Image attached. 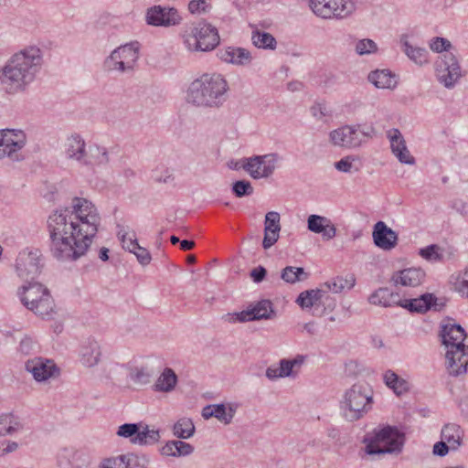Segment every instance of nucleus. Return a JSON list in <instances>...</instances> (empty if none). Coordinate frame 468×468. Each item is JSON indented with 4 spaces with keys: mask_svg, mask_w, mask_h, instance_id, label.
<instances>
[{
    "mask_svg": "<svg viewBox=\"0 0 468 468\" xmlns=\"http://www.w3.org/2000/svg\"><path fill=\"white\" fill-rule=\"evenodd\" d=\"M97 207L89 199L75 197L64 210L48 218L50 252L58 261H77L90 247L101 225Z\"/></svg>",
    "mask_w": 468,
    "mask_h": 468,
    "instance_id": "1",
    "label": "nucleus"
},
{
    "mask_svg": "<svg viewBox=\"0 0 468 468\" xmlns=\"http://www.w3.org/2000/svg\"><path fill=\"white\" fill-rule=\"evenodd\" d=\"M43 65V52L36 46L12 55L0 69V83L6 93L24 92L36 80Z\"/></svg>",
    "mask_w": 468,
    "mask_h": 468,
    "instance_id": "2",
    "label": "nucleus"
},
{
    "mask_svg": "<svg viewBox=\"0 0 468 468\" xmlns=\"http://www.w3.org/2000/svg\"><path fill=\"white\" fill-rule=\"evenodd\" d=\"M229 84L220 74H203L194 80L186 90L188 104L204 109H218L227 101Z\"/></svg>",
    "mask_w": 468,
    "mask_h": 468,
    "instance_id": "3",
    "label": "nucleus"
},
{
    "mask_svg": "<svg viewBox=\"0 0 468 468\" xmlns=\"http://www.w3.org/2000/svg\"><path fill=\"white\" fill-rule=\"evenodd\" d=\"M441 336L446 347L448 373L453 377L465 374L468 366V345L464 343V329L460 324L449 321L441 325Z\"/></svg>",
    "mask_w": 468,
    "mask_h": 468,
    "instance_id": "4",
    "label": "nucleus"
},
{
    "mask_svg": "<svg viewBox=\"0 0 468 468\" xmlns=\"http://www.w3.org/2000/svg\"><path fill=\"white\" fill-rule=\"evenodd\" d=\"M63 154L69 161L88 168L105 165L110 161L106 147L96 144L87 146L84 138L79 133H72L66 138Z\"/></svg>",
    "mask_w": 468,
    "mask_h": 468,
    "instance_id": "5",
    "label": "nucleus"
},
{
    "mask_svg": "<svg viewBox=\"0 0 468 468\" xmlns=\"http://www.w3.org/2000/svg\"><path fill=\"white\" fill-rule=\"evenodd\" d=\"M373 390L367 382H357L346 389L339 400L342 417L348 421L363 418L372 409Z\"/></svg>",
    "mask_w": 468,
    "mask_h": 468,
    "instance_id": "6",
    "label": "nucleus"
},
{
    "mask_svg": "<svg viewBox=\"0 0 468 468\" xmlns=\"http://www.w3.org/2000/svg\"><path fill=\"white\" fill-rule=\"evenodd\" d=\"M22 304L43 319H50L55 314V303L48 289L39 282H28L17 289Z\"/></svg>",
    "mask_w": 468,
    "mask_h": 468,
    "instance_id": "7",
    "label": "nucleus"
},
{
    "mask_svg": "<svg viewBox=\"0 0 468 468\" xmlns=\"http://www.w3.org/2000/svg\"><path fill=\"white\" fill-rule=\"evenodd\" d=\"M376 134L372 125L353 124L344 125L329 133L330 142L338 147L356 149L359 148Z\"/></svg>",
    "mask_w": 468,
    "mask_h": 468,
    "instance_id": "8",
    "label": "nucleus"
},
{
    "mask_svg": "<svg viewBox=\"0 0 468 468\" xmlns=\"http://www.w3.org/2000/svg\"><path fill=\"white\" fill-rule=\"evenodd\" d=\"M139 48L137 41L116 48L104 59V70L118 74L132 73L139 58Z\"/></svg>",
    "mask_w": 468,
    "mask_h": 468,
    "instance_id": "9",
    "label": "nucleus"
},
{
    "mask_svg": "<svg viewBox=\"0 0 468 468\" xmlns=\"http://www.w3.org/2000/svg\"><path fill=\"white\" fill-rule=\"evenodd\" d=\"M403 443V434L397 429L388 426L375 431L374 436L365 447V452L369 455L399 452Z\"/></svg>",
    "mask_w": 468,
    "mask_h": 468,
    "instance_id": "10",
    "label": "nucleus"
},
{
    "mask_svg": "<svg viewBox=\"0 0 468 468\" xmlns=\"http://www.w3.org/2000/svg\"><path fill=\"white\" fill-rule=\"evenodd\" d=\"M27 144V135L22 130H0V160L7 158L12 162L24 159L22 150Z\"/></svg>",
    "mask_w": 468,
    "mask_h": 468,
    "instance_id": "11",
    "label": "nucleus"
},
{
    "mask_svg": "<svg viewBox=\"0 0 468 468\" xmlns=\"http://www.w3.org/2000/svg\"><path fill=\"white\" fill-rule=\"evenodd\" d=\"M281 157L276 153L244 158L241 167L253 178L270 177L275 171Z\"/></svg>",
    "mask_w": 468,
    "mask_h": 468,
    "instance_id": "12",
    "label": "nucleus"
},
{
    "mask_svg": "<svg viewBox=\"0 0 468 468\" xmlns=\"http://www.w3.org/2000/svg\"><path fill=\"white\" fill-rule=\"evenodd\" d=\"M313 12L322 18H345L355 10L352 0H309Z\"/></svg>",
    "mask_w": 468,
    "mask_h": 468,
    "instance_id": "13",
    "label": "nucleus"
},
{
    "mask_svg": "<svg viewBox=\"0 0 468 468\" xmlns=\"http://www.w3.org/2000/svg\"><path fill=\"white\" fill-rule=\"evenodd\" d=\"M218 31H184L182 39L186 48L191 52L213 50L220 41Z\"/></svg>",
    "mask_w": 468,
    "mask_h": 468,
    "instance_id": "14",
    "label": "nucleus"
},
{
    "mask_svg": "<svg viewBox=\"0 0 468 468\" xmlns=\"http://www.w3.org/2000/svg\"><path fill=\"white\" fill-rule=\"evenodd\" d=\"M435 73L438 81L447 89L455 86L462 77L458 59L452 54H445L435 63Z\"/></svg>",
    "mask_w": 468,
    "mask_h": 468,
    "instance_id": "15",
    "label": "nucleus"
},
{
    "mask_svg": "<svg viewBox=\"0 0 468 468\" xmlns=\"http://www.w3.org/2000/svg\"><path fill=\"white\" fill-rule=\"evenodd\" d=\"M41 254L38 250H24L16 260L17 275L26 282L34 280L41 271Z\"/></svg>",
    "mask_w": 468,
    "mask_h": 468,
    "instance_id": "16",
    "label": "nucleus"
},
{
    "mask_svg": "<svg viewBox=\"0 0 468 468\" xmlns=\"http://www.w3.org/2000/svg\"><path fill=\"white\" fill-rule=\"evenodd\" d=\"M25 369L39 383L47 382L59 375V368L55 362L42 356H36L26 361Z\"/></svg>",
    "mask_w": 468,
    "mask_h": 468,
    "instance_id": "17",
    "label": "nucleus"
},
{
    "mask_svg": "<svg viewBox=\"0 0 468 468\" xmlns=\"http://www.w3.org/2000/svg\"><path fill=\"white\" fill-rule=\"evenodd\" d=\"M145 20L152 27H176L182 20L178 11L173 7L154 5L147 9Z\"/></svg>",
    "mask_w": 468,
    "mask_h": 468,
    "instance_id": "18",
    "label": "nucleus"
},
{
    "mask_svg": "<svg viewBox=\"0 0 468 468\" xmlns=\"http://www.w3.org/2000/svg\"><path fill=\"white\" fill-rule=\"evenodd\" d=\"M218 57L221 61L237 67H248L253 60L250 50L234 46L220 48L218 51Z\"/></svg>",
    "mask_w": 468,
    "mask_h": 468,
    "instance_id": "19",
    "label": "nucleus"
},
{
    "mask_svg": "<svg viewBox=\"0 0 468 468\" xmlns=\"http://www.w3.org/2000/svg\"><path fill=\"white\" fill-rule=\"evenodd\" d=\"M387 136L390 142V148L392 154L398 160L406 165H414L415 158L410 154L406 141L399 129H391L387 132Z\"/></svg>",
    "mask_w": 468,
    "mask_h": 468,
    "instance_id": "20",
    "label": "nucleus"
},
{
    "mask_svg": "<svg viewBox=\"0 0 468 468\" xmlns=\"http://www.w3.org/2000/svg\"><path fill=\"white\" fill-rule=\"evenodd\" d=\"M425 276V271L420 268H407L395 271L390 282L395 286L417 287L423 282Z\"/></svg>",
    "mask_w": 468,
    "mask_h": 468,
    "instance_id": "21",
    "label": "nucleus"
},
{
    "mask_svg": "<svg viewBox=\"0 0 468 468\" xmlns=\"http://www.w3.org/2000/svg\"><path fill=\"white\" fill-rule=\"evenodd\" d=\"M372 237L375 245L383 250H390L398 243V234L383 221L375 224Z\"/></svg>",
    "mask_w": 468,
    "mask_h": 468,
    "instance_id": "22",
    "label": "nucleus"
},
{
    "mask_svg": "<svg viewBox=\"0 0 468 468\" xmlns=\"http://www.w3.org/2000/svg\"><path fill=\"white\" fill-rule=\"evenodd\" d=\"M309 231L321 234L324 240H331L336 236V228L330 218L312 214L307 218Z\"/></svg>",
    "mask_w": 468,
    "mask_h": 468,
    "instance_id": "23",
    "label": "nucleus"
},
{
    "mask_svg": "<svg viewBox=\"0 0 468 468\" xmlns=\"http://www.w3.org/2000/svg\"><path fill=\"white\" fill-rule=\"evenodd\" d=\"M80 362L86 367H93L97 366L101 357V346L94 338L86 339L80 346Z\"/></svg>",
    "mask_w": 468,
    "mask_h": 468,
    "instance_id": "24",
    "label": "nucleus"
},
{
    "mask_svg": "<svg viewBox=\"0 0 468 468\" xmlns=\"http://www.w3.org/2000/svg\"><path fill=\"white\" fill-rule=\"evenodd\" d=\"M237 410V405L229 404H211L203 408L202 417L205 420L216 418L221 423L228 425L231 423Z\"/></svg>",
    "mask_w": 468,
    "mask_h": 468,
    "instance_id": "25",
    "label": "nucleus"
},
{
    "mask_svg": "<svg viewBox=\"0 0 468 468\" xmlns=\"http://www.w3.org/2000/svg\"><path fill=\"white\" fill-rule=\"evenodd\" d=\"M280 214L276 211H270L265 215L264 238L262 246L265 250L273 246L278 239L281 230Z\"/></svg>",
    "mask_w": 468,
    "mask_h": 468,
    "instance_id": "26",
    "label": "nucleus"
},
{
    "mask_svg": "<svg viewBox=\"0 0 468 468\" xmlns=\"http://www.w3.org/2000/svg\"><path fill=\"white\" fill-rule=\"evenodd\" d=\"M399 43L401 50L415 64L422 66L429 62L428 51L423 48L412 45L407 35H402Z\"/></svg>",
    "mask_w": 468,
    "mask_h": 468,
    "instance_id": "27",
    "label": "nucleus"
},
{
    "mask_svg": "<svg viewBox=\"0 0 468 468\" xmlns=\"http://www.w3.org/2000/svg\"><path fill=\"white\" fill-rule=\"evenodd\" d=\"M329 298L327 291L324 289L309 290L300 293L296 303L303 308L308 309L315 305L324 304Z\"/></svg>",
    "mask_w": 468,
    "mask_h": 468,
    "instance_id": "28",
    "label": "nucleus"
},
{
    "mask_svg": "<svg viewBox=\"0 0 468 468\" xmlns=\"http://www.w3.org/2000/svg\"><path fill=\"white\" fill-rule=\"evenodd\" d=\"M368 301L371 304L383 307L401 304L399 293L392 292L388 288L378 289L369 296Z\"/></svg>",
    "mask_w": 468,
    "mask_h": 468,
    "instance_id": "29",
    "label": "nucleus"
},
{
    "mask_svg": "<svg viewBox=\"0 0 468 468\" xmlns=\"http://www.w3.org/2000/svg\"><path fill=\"white\" fill-rule=\"evenodd\" d=\"M177 382L178 378L174 369L165 367L155 380L154 389L158 392L170 393L176 388Z\"/></svg>",
    "mask_w": 468,
    "mask_h": 468,
    "instance_id": "30",
    "label": "nucleus"
},
{
    "mask_svg": "<svg viewBox=\"0 0 468 468\" xmlns=\"http://www.w3.org/2000/svg\"><path fill=\"white\" fill-rule=\"evenodd\" d=\"M368 80L378 89H394L398 84L397 76L388 69H378L368 75Z\"/></svg>",
    "mask_w": 468,
    "mask_h": 468,
    "instance_id": "31",
    "label": "nucleus"
},
{
    "mask_svg": "<svg viewBox=\"0 0 468 468\" xmlns=\"http://www.w3.org/2000/svg\"><path fill=\"white\" fill-rule=\"evenodd\" d=\"M436 298L431 293L422 294L419 298L410 300H401L399 306L408 309L410 312L424 313L428 311L435 303Z\"/></svg>",
    "mask_w": 468,
    "mask_h": 468,
    "instance_id": "32",
    "label": "nucleus"
},
{
    "mask_svg": "<svg viewBox=\"0 0 468 468\" xmlns=\"http://www.w3.org/2000/svg\"><path fill=\"white\" fill-rule=\"evenodd\" d=\"M383 381L397 396H400L410 389L409 382L390 369L384 372Z\"/></svg>",
    "mask_w": 468,
    "mask_h": 468,
    "instance_id": "33",
    "label": "nucleus"
},
{
    "mask_svg": "<svg viewBox=\"0 0 468 468\" xmlns=\"http://www.w3.org/2000/svg\"><path fill=\"white\" fill-rule=\"evenodd\" d=\"M305 356L297 355L292 359H282L279 362V370L283 378H295L301 367L305 362Z\"/></svg>",
    "mask_w": 468,
    "mask_h": 468,
    "instance_id": "34",
    "label": "nucleus"
},
{
    "mask_svg": "<svg viewBox=\"0 0 468 468\" xmlns=\"http://www.w3.org/2000/svg\"><path fill=\"white\" fill-rule=\"evenodd\" d=\"M23 430V424L18 417L13 414L0 415V437L13 435Z\"/></svg>",
    "mask_w": 468,
    "mask_h": 468,
    "instance_id": "35",
    "label": "nucleus"
},
{
    "mask_svg": "<svg viewBox=\"0 0 468 468\" xmlns=\"http://www.w3.org/2000/svg\"><path fill=\"white\" fill-rule=\"evenodd\" d=\"M356 284V278L353 274L346 275V277L337 276L328 282L324 286L326 287V291H330L333 293H340L344 291L351 290Z\"/></svg>",
    "mask_w": 468,
    "mask_h": 468,
    "instance_id": "36",
    "label": "nucleus"
},
{
    "mask_svg": "<svg viewBox=\"0 0 468 468\" xmlns=\"http://www.w3.org/2000/svg\"><path fill=\"white\" fill-rule=\"evenodd\" d=\"M463 431L456 424H447L441 430V439L450 445L452 450L457 449L462 443Z\"/></svg>",
    "mask_w": 468,
    "mask_h": 468,
    "instance_id": "37",
    "label": "nucleus"
},
{
    "mask_svg": "<svg viewBox=\"0 0 468 468\" xmlns=\"http://www.w3.org/2000/svg\"><path fill=\"white\" fill-rule=\"evenodd\" d=\"M254 320L271 319L275 316L272 303L270 300H261L250 307Z\"/></svg>",
    "mask_w": 468,
    "mask_h": 468,
    "instance_id": "38",
    "label": "nucleus"
},
{
    "mask_svg": "<svg viewBox=\"0 0 468 468\" xmlns=\"http://www.w3.org/2000/svg\"><path fill=\"white\" fill-rule=\"evenodd\" d=\"M117 237L122 243V249L129 252L134 250L139 244L135 232L129 227L118 226Z\"/></svg>",
    "mask_w": 468,
    "mask_h": 468,
    "instance_id": "39",
    "label": "nucleus"
},
{
    "mask_svg": "<svg viewBox=\"0 0 468 468\" xmlns=\"http://www.w3.org/2000/svg\"><path fill=\"white\" fill-rule=\"evenodd\" d=\"M251 41L256 48L263 49L273 50L277 45L275 37L266 31H253Z\"/></svg>",
    "mask_w": 468,
    "mask_h": 468,
    "instance_id": "40",
    "label": "nucleus"
},
{
    "mask_svg": "<svg viewBox=\"0 0 468 468\" xmlns=\"http://www.w3.org/2000/svg\"><path fill=\"white\" fill-rule=\"evenodd\" d=\"M335 168L343 173H356L360 170V158L356 155H346L334 164Z\"/></svg>",
    "mask_w": 468,
    "mask_h": 468,
    "instance_id": "41",
    "label": "nucleus"
},
{
    "mask_svg": "<svg viewBox=\"0 0 468 468\" xmlns=\"http://www.w3.org/2000/svg\"><path fill=\"white\" fill-rule=\"evenodd\" d=\"M174 435L180 439H188L195 432V425L188 418L179 419L173 428Z\"/></svg>",
    "mask_w": 468,
    "mask_h": 468,
    "instance_id": "42",
    "label": "nucleus"
},
{
    "mask_svg": "<svg viewBox=\"0 0 468 468\" xmlns=\"http://www.w3.org/2000/svg\"><path fill=\"white\" fill-rule=\"evenodd\" d=\"M160 439L159 431L155 430H149L146 426L143 431L138 429L136 436L132 438V443L138 445L154 444Z\"/></svg>",
    "mask_w": 468,
    "mask_h": 468,
    "instance_id": "43",
    "label": "nucleus"
},
{
    "mask_svg": "<svg viewBox=\"0 0 468 468\" xmlns=\"http://www.w3.org/2000/svg\"><path fill=\"white\" fill-rule=\"evenodd\" d=\"M124 468H148L150 458L144 453L122 454Z\"/></svg>",
    "mask_w": 468,
    "mask_h": 468,
    "instance_id": "44",
    "label": "nucleus"
},
{
    "mask_svg": "<svg viewBox=\"0 0 468 468\" xmlns=\"http://www.w3.org/2000/svg\"><path fill=\"white\" fill-rule=\"evenodd\" d=\"M153 372L147 367H135L130 370V379L137 385H146L150 383Z\"/></svg>",
    "mask_w": 468,
    "mask_h": 468,
    "instance_id": "45",
    "label": "nucleus"
},
{
    "mask_svg": "<svg viewBox=\"0 0 468 468\" xmlns=\"http://www.w3.org/2000/svg\"><path fill=\"white\" fill-rule=\"evenodd\" d=\"M302 275L306 277V274L303 268L288 266L282 271V279L286 282L294 283L297 281L302 280Z\"/></svg>",
    "mask_w": 468,
    "mask_h": 468,
    "instance_id": "46",
    "label": "nucleus"
},
{
    "mask_svg": "<svg viewBox=\"0 0 468 468\" xmlns=\"http://www.w3.org/2000/svg\"><path fill=\"white\" fill-rule=\"evenodd\" d=\"M223 320L229 324L255 321L254 318H252L250 308L239 313H229L223 316Z\"/></svg>",
    "mask_w": 468,
    "mask_h": 468,
    "instance_id": "47",
    "label": "nucleus"
},
{
    "mask_svg": "<svg viewBox=\"0 0 468 468\" xmlns=\"http://www.w3.org/2000/svg\"><path fill=\"white\" fill-rule=\"evenodd\" d=\"M378 49L377 44L369 38H363L356 43V52L358 55H367L375 53Z\"/></svg>",
    "mask_w": 468,
    "mask_h": 468,
    "instance_id": "48",
    "label": "nucleus"
},
{
    "mask_svg": "<svg viewBox=\"0 0 468 468\" xmlns=\"http://www.w3.org/2000/svg\"><path fill=\"white\" fill-rule=\"evenodd\" d=\"M232 191L237 197L250 196L253 193V187L250 181L239 180L232 185Z\"/></svg>",
    "mask_w": 468,
    "mask_h": 468,
    "instance_id": "49",
    "label": "nucleus"
},
{
    "mask_svg": "<svg viewBox=\"0 0 468 468\" xmlns=\"http://www.w3.org/2000/svg\"><path fill=\"white\" fill-rule=\"evenodd\" d=\"M420 255L423 259L430 261H436L441 259V255L440 253V247L435 244L420 249Z\"/></svg>",
    "mask_w": 468,
    "mask_h": 468,
    "instance_id": "50",
    "label": "nucleus"
},
{
    "mask_svg": "<svg viewBox=\"0 0 468 468\" xmlns=\"http://www.w3.org/2000/svg\"><path fill=\"white\" fill-rule=\"evenodd\" d=\"M429 47L433 52L441 53L448 51L452 44L447 38L436 37L430 40Z\"/></svg>",
    "mask_w": 468,
    "mask_h": 468,
    "instance_id": "51",
    "label": "nucleus"
},
{
    "mask_svg": "<svg viewBox=\"0 0 468 468\" xmlns=\"http://www.w3.org/2000/svg\"><path fill=\"white\" fill-rule=\"evenodd\" d=\"M211 5L207 0H191L188 4V11L193 15H200L210 10Z\"/></svg>",
    "mask_w": 468,
    "mask_h": 468,
    "instance_id": "52",
    "label": "nucleus"
},
{
    "mask_svg": "<svg viewBox=\"0 0 468 468\" xmlns=\"http://www.w3.org/2000/svg\"><path fill=\"white\" fill-rule=\"evenodd\" d=\"M454 289L462 295L468 297V268L457 277Z\"/></svg>",
    "mask_w": 468,
    "mask_h": 468,
    "instance_id": "53",
    "label": "nucleus"
},
{
    "mask_svg": "<svg viewBox=\"0 0 468 468\" xmlns=\"http://www.w3.org/2000/svg\"><path fill=\"white\" fill-rule=\"evenodd\" d=\"M138 424L136 423H125L119 427L117 435L122 438H129L132 441V438L136 436L138 431Z\"/></svg>",
    "mask_w": 468,
    "mask_h": 468,
    "instance_id": "54",
    "label": "nucleus"
},
{
    "mask_svg": "<svg viewBox=\"0 0 468 468\" xmlns=\"http://www.w3.org/2000/svg\"><path fill=\"white\" fill-rule=\"evenodd\" d=\"M133 253L143 266H146L151 262L152 257L148 250L144 247H141L139 244L135 247L134 250L131 251Z\"/></svg>",
    "mask_w": 468,
    "mask_h": 468,
    "instance_id": "55",
    "label": "nucleus"
},
{
    "mask_svg": "<svg viewBox=\"0 0 468 468\" xmlns=\"http://www.w3.org/2000/svg\"><path fill=\"white\" fill-rule=\"evenodd\" d=\"M176 457L187 456L194 452V447L187 442L182 441H176Z\"/></svg>",
    "mask_w": 468,
    "mask_h": 468,
    "instance_id": "56",
    "label": "nucleus"
},
{
    "mask_svg": "<svg viewBox=\"0 0 468 468\" xmlns=\"http://www.w3.org/2000/svg\"><path fill=\"white\" fill-rule=\"evenodd\" d=\"M122 454L117 457L104 459L100 464V468H122Z\"/></svg>",
    "mask_w": 468,
    "mask_h": 468,
    "instance_id": "57",
    "label": "nucleus"
},
{
    "mask_svg": "<svg viewBox=\"0 0 468 468\" xmlns=\"http://www.w3.org/2000/svg\"><path fill=\"white\" fill-rule=\"evenodd\" d=\"M36 348V343L29 337H25L19 344V351L24 355L31 354Z\"/></svg>",
    "mask_w": 468,
    "mask_h": 468,
    "instance_id": "58",
    "label": "nucleus"
},
{
    "mask_svg": "<svg viewBox=\"0 0 468 468\" xmlns=\"http://www.w3.org/2000/svg\"><path fill=\"white\" fill-rule=\"evenodd\" d=\"M450 448V445L447 444L444 441H438L434 444L432 452L435 455L443 457L448 453Z\"/></svg>",
    "mask_w": 468,
    "mask_h": 468,
    "instance_id": "59",
    "label": "nucleus"
},
{
    "mask_svg": "<svg viewBox=\"0 0 468 468\" xmlns=\"http://www.w3.org/2000/svg\"><path fill=\"white\" fill-rule=\"evenodd\" d=\"M175 445H176V441L166 442L160 450L161 454L167 457H176Z\"/></svg>",
    "mask_w": 468,
    "mask_h": 468,
    "instance_id": "60",
    "label": "nucleus"
},
{
    "mask_svg": "<svg viewBox=\"0 0 468 468\" xmlns=\"http://www.w3.org/2000/svg\"><path fill=\"white\" fill-rule=\"evenodd\" d=\"M266 273L267 271L265 268L262 266H258L250 271V277L252 278L253 282H261L265 278Z\"/></svg>",
    "mask_w": 468,
    "mask_h": 468,
    "instance_id": "61",
    "label": "nucleus"
},
{
    "mask_svg": "<svg viewBox=\"0 0 468 468\" xmlns=\"http://www.w3.org/2000/svg\"><path fill=\"white\" fill-rule=\"evenodd\" d=\"M2 443L4 445L3 447H4L5 456L16 452L19 448L18 442H16L15 441L5 440V441H2Z\"/></svg>",
    "mask_w": 468,
    "mask_h": 468,
    "instance_id": "62",
    "label": "nucleus"
},
{
    "mask_svg": "<svg viewBox=\"0 0 468 468\" xmlns=\"http://www.w3.org/2000/svg\"><path fill=\"white\" fill-rule=\"evenodd\" d=\"M75 461H80V463L76 468H89L90 461L87 455L81 452H75L73 455Z\"/></svg>",
    "mask_w": 468,
    "mask_h": 468,
    "instance_id": "63",
    "label": "nucleus"
},
{
    "mask_svg": "<svg viewBox=\"0 0 468 468\" xmlns=\"http://www.w3.org/2000/svg\"><path fill=\"white\" fill-rule=\"evenodd\" d=\"M266 377L270 380H276L278 378H282L281 371L279 370V366H271L266 369Z\"/></svg>",
    "mask_w": 468,
    "mask_h": 468,
    "instance_id": "64",
    "label": "nucleus"
}]
</instances>
